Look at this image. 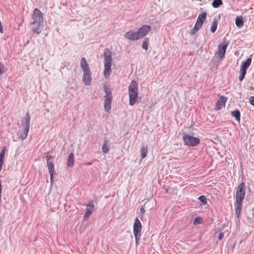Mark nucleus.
Instances as JSON below:
<instances>
[{
	"label": "nucleus",
	"instance_id": "obj_6",
	"mask_svg": "<svg viewBox=\"0 0 254 254\" xmlns=\"http://www.w3.org/2000/svg\"><path fill=\"white\" fill-rule=\"evenodd\" d=\"M133 234L135 236V242L137 244L140 237V233L142 229V225L139 220L136 218L133 224Z\"/></svg>",
	"mask_w": 254,
	"mask_h": 254
},
{
	"label": "nucleus",
	"instance_id": "obj_10",
	"mask_svg": "<svg viewBox=\"0 0 254 254\" xmlns=\"http://www.w3.org/2000/svg\"><path fill=\"white\" fill-rule=\"evenodd\" d=\"M112 97L111 93L108 90H106V96L104 101V108L106 111L109 112L111 108Z\"/></svg>",
	"mask_w": 254,
	"mask_h": 254
},
{
	"label": "nucleus",
	"instance_id": "obj_24",
	"mask_svg": "<svg viewBox=\"0 0 254 254\" xmlns=\"http://www.w3.org/2000/svg\"><path fill=\"white\" fill-rule=\"evenodd\" d=\"M147 151L148 150H147V146H146V147L143 146L141 148L140 153H141V156L142 159H143L146 157L147 154Z\"/></svg>",
	"mask_w": 254,
	"mask_h": 254
},
{
	"label": "nucleus",
	"instance_id": "obj_2",
	"mask_svg": "<svg viewBox=\"0 0 254 254\" xmlns=\"http://www.w3.org/2000/svg\"><path fill=\"white\" fill-rule=\"evenodd\" d=\"M129 103L131 106L134 105L138 98V85L137 82L133 80L128 87Z\"/></svg>",
	"mask_w": 254,
	"mask_h": 254
},
{
	"label": "nucleus",
	"instance_id": "obj_29",
	"mask_svg": "<svg viewBox=\"0 0 254 254\" xmlns=\"http://www.w3.org/2000/svg\"><path fill=\"white\" fill-rule=\"evenodd\" d=\"M198 199L202 202H203V203L204 204H206L207 203V199H206V198L205 196L204 195H201V196H200L199 197H198Z\"/></svg>",
	"mask_w": 254,
	"mask_h": 254
},
{
	"label": "nucleus",
	"instance_id": "obj_3",
	"mask_svg": "<svg viewBox=\"0 0 254 254\" xmlns=\"http://www.w3.org/2000/svg\"><path fill=\"white\" fill-rule=\"evenodd\" d=\"M104 70L103 73L104 77L107 78L109 77L112 72V55L109 51H106L104 53Z\"/></svg>",
	"mask_w": 254,
	"mask_h": 254
},
{
	"label": "nucleus",
	"instance_id": "obj_25",
	"mask_svg": "<svg viewBox=\"0 0 254 254\" xmlns=\"http://www.w3.org/2000/svg\"><path fill=\"white\" fill-rule=\"evenodd\" d=\"M223 3L222 0H214L212 3V5L214 8H217Z\"/></svg>",
	"mask_w": 254,
	"mask_h": 254
},
{
	"label": "nucleus",
	"instance_id": "obj_8",
	"mask_svg": "<svg viewBox=\"0 0 254 254\" xmlns=\"http://www.w3.org/2000/svg\"><path fill=\"white\" fill-rule=\"evenodd\" d=\"M252 61V59L250 58H248L246 61L243 62L242 63L240 71V74L239 76V79L240 81H243V80L244 79L245 76L246 74L247 70L251 65Z\"/></svg>",
	"mask_w": 254,
	"mask_h": 254
},
{
	"label": "nucleus",
	"instance_id": "obj_23",
	"mask_svg": "<svg viewBox=\"0 0 254 254\" xmlns=\"http://www.w3.org/2000/svg\"><path fill=\"white\" fill-rule=\"evenodd\" d=\"M231 115L235 118L237 121H240V112L239 110H235L231 112Z\"/></svg>",
	"mask_w": 254,
	"mask_h": 254
},
{
	"label": "nucleus",
	"instance_id": "obj_21",
	"mask_svg": "<svg viewBox=\"0 0 254 254\" xmlns=\"http://www.w3.org/2000/svg\"><path fill=\"white\" fill-rule=\"evenodd\" d=\"M235 23L238 27H242L244 24V21L243 20V17L242 16L236 17L235 19Z\"/></svg>",
	"mask_w": 254,
	"mask_h": 254
},
{
	"label": "nucleus",
	"instance_id": "obj_7",
	"mask_svg": "<svg viewBox=\"0 0 254 254\" xmlns=\"http://www.w3.org/2000/svg\"><path fill=\"white\" fill-rule=\"evenodd\" d=\"M46 157L47 159V166L50 175L51 183L52 184L54 183V175L55 174L54 164L52 161L53 157L50 155H47Z\"/></svg>",
	"mask_w": 254,
	"mask_h": 254
},
{
	"label": "nucleus",
	"instance_id": "obj_16",
	"mask_svg": "<svg viewBox=\"0 0 254 254\" xmlns=\"http://www.w3.org/2000/svg\"><path fill=\"white\" fill-rule=\"evenodd\" d=\"M92 81L91 73L90 71L84 72L83 75V81L86 85H90Z\"/></svg>",
	"mask_w": 254,
	"mask_h": 254
},
{
	"label": "nucleus",
	"instance_id": "obj_11",
	"mask_svg": "<svg viewBox=\"0 0 254 254\" xmlns=\"http://www.w3.org/2000/svg\"><path fill=\"white\" fill-rule=\"evenodd\" d=\"M207 13L203 12L198 15L196 22L195 24V29H200L202 27L204 21L206 20Z\"/></svg>",
	"mask_w": 254,
	"mask_h": 254
},
{
	"label": "nucleus",
	"instance_id": "obj_14",
	"mask_svg": "<svg viewBox=\"0 0 254 254\" xmlns=\"http://www.w3.org/2000/svg\"><path fill=\"white\" fill-rule=\"evenodd\" d=\"M151 30V28L149 25H143L138 29L137 33L140 39L145 37Z\"/></svg>",
	"mask_w": 254,
	"mask_h": 254
},
{
	"label": "nucleus",
	"instance_id": "obj_33",
	"mask_svg": "<svg viewBox=\"0 0 254 254\" xmlns=\"http://www.w3.org/2000/svg\"><path fill=\"white\" fill-rule=\"evenodd\" d=\"M199 29H195V25H194L193 28L190 31V34L192 35H194Z\"/></svg>",
	"mask_w": 254,
	"mask_h": 254
},
{
	"label": "nucleus",
	"instance_id": "obj_20",
	"mask_svg": "<svg viewBox=\"0 0 254 254\" xmlns=\"http://www.w3.org/2000/svg\"><path fill=\"white\" fill-rule=\"evenodd\" d=\"M74 164V157L73 153H70L67 161V165L69 167L73 166Z\"/></svg>",
	"mask_w": 254,
	"mask_h": 254
},
{
	"label": "nucleus",
	"instance_id": "obj_28",
	"mask_svg": "<svg viewBox=\"0 0 254 254\" xmlns=\"http://www.w3.org/2000/svg\"><path fill=\"white\" fill-rule=\"evenodd\" d=\"M203 222V219L201 217H196L193 222L194 225H197L199 224H201Z\"/></svg>",
	"mask_w": 254,
	"mask_h": 254
},
{
	"label": "nucleus",
	"instance_id": "obj_31",
	"mask_svg": "<svg viewBox=\"0 0 254 254\" xmlns=\"http://www.w3.org/2000/svg\"><path fill=\"white\" fill-rule=\"evenodd\" d=\"M4 67L3 64L0 63V75L4 73Z\"/></svg>",
	"mask_w": 254,
	"mask_h": 254
},
{
	"label": "nucleus",
	"instance_id": "obj_30",
	"mask_svg": "<svg viewBox=\"0 0 254 254\" xmlns=\"http://www.w3.org/2000/svg\"><path fill=\"white\" fill-rule=\"evenodd\" d=\"M5 149H6V147H4L0 153V159H1V160H3V159H4Z\"/></svg>",
	"mask_w": 254,
	"mask_h": 254
},
{
	"label": "nucleus",
	"instance_id": "obj_22",
	"mask_svg": "<svg viewBox=\"0 0 254 254\" xmlns=\"http://www.w3.org/2000/svg\"><path fill=\"white\" fill-rule=\"evenodd\" d=\"M217 24H218V21L215 18L213 20L212 23L210 27V31L212 33H214L217 27Z\"/></svg>",
	"mask_w": 254,
	"mask_h": 254
},
{
	"label": "nucleus",
	"instance_id": "obj_13",
	"mask_svg": "<svg viewBox=\"0 0 254 254\" xmlns=\"http://www.w3.org/2000/svg\"><path fill=\"white\" fill-rule=\"evenodd\" d=\"M124 37L126 39L130 41H136L140 39L137 31L130 30L126 32Z\"/></svg>",
	"mask_w": 254,
	"mask_h": 254
},
{
	"label": "nucleus",
	"instance_id": "obj_26",
	"mask_svg": "<svg viewBox=\"0 0 254 254\" xmlns=\"http://www.w3.org/2000/svg\"><path fill=\"white\" fill-rule=\"evenodd\" d=\"M148 44H149L148 38H145L142 42V48L145 50H147L148 49Z\"/></svg>",
	"mask_w": 254,
	"mask_h": 254
},
{
	"label": "nucleus",
	"instance_id": "obj_9",
	"mask_svg": "<svg viewBox=\"0 0 254 254\" xmlns=\"http://www.w3.org/2000/svg\"><path fill=\"white\" fill-rule=\"evenodd\" d=\"M245 196V185L244 183H241L237 188L236 192V200L243 201Z\"/></svg>",
	"mask_w": 254,
	"mask_h": 254
},
{
	"label": "nucleus",
	"instance_id": "obj_4",
	"mask_svg": "<svg viewBox=\"0 0 254 254\" xmlns=\"http://www.w3.org/2000/svg\"><path fill=\"white\" fill-rule=\"evenodd\" d=\"M183 139L186 145L194 147L197 146L200 143V139L198 137H195L189 134L184 133Z\"/></svg>",
	"mask_w": 254,
	"mask_h": 254
},
{
	"label": "nucleus",
	"instance_id": "obj_15",
	"mask_svg": "<svg viewBox=\"0 0 254 254\" xmlns=\"http://www.w3.org/2000/svg\"><path fill=\"white\" fill-rule=\"evenodd\" d=\"M227 101V98L226 97L221 96L217 100L216 103V110H219L223 107H224Z\"/></svg>",
	"mask_w": 254,
	"mask_h": 254
},
{
	"label": "nucleus",
	"instance_id": "obj_34",
	"mask_svg": "<svg viewBox=\"0 0 254 254\" xmlns=\"http://www.w3.org/2000/svg\"><path fill=\"white\" fill-rule=\"evenodd\" d=\"M140 211L141 213L143 214L145 213V209H144V207L141 206V208H140Z\"/></svg>",
	"mask_w": 254,
	"mask_h": 254
},
{
	"label": "nucleus",
	"instance_id": "obj_32",
	"mask_svg": "<svg viewBox=\"0 0 254 254\" xmlns=\"http://www.w3.org/2000/svg\"><path fill=\"white\" fill-rule=\"evenodd\" d=\"M250 103L254 106V96H251L249 99Z\"/></svg>",
	"mask_w": 254,
	"mask_h": 254
},
{
	"label": "nucleus",
	"instance_id": "obj_17",
	"mask_svg": "<svg viewBox=\"0 0 254 254\" xmlns=\"http://www.w3.org/2000/svg\"><path fill=\"white\" fill-rule=\"evenodd\" d=\"M235 212L236 216L238 218H239L241 211L242 209L243 203L242 201L236 200L235 203Z\"/></svg>",
	"mask_w": 254,
	"mask_h": 254
},
{
	"label": "nucleus",
	"instance_id": "obj_1",
	"mask_svg": "<svg viewBox=\"0 0 254 254\" xmlns=\"http://www.w3.org/2000/svg\"><path fill=\"white\" fill-rule=\"evenodd\" d=\"M32 24L34 25L33 31L39 34L41 32L40 26L43 21V14L38 8H35L32 15Z\"/></svg>",
	"mask_w": 254,
	"mask_h": 254
},
{
	"label": "nucleus",
	"instance_id": "obj_35",
	"mask_svg": "<svg viewBox=\"0 0 254 254\" xmlns=\"http://www.w3.org/2000/svg\"><path fill=\"white\" fill-rule=\"evenodd\" d=\"M223 237H224V234H223V233H220L219 234V237H218V239H219V240H222V238H223Z\"/></svg>",
	"mask_w": 254,
	"mask_h": 254
},
{
	"label": "nucleus",
	"instance_id": "obj_19",
	"mask_svg": "<svg viewBox=\"0 0 254 254\" xmlns=\"http://www.w3.org/2000/svg\"><path fill=\"white\" fill-rule=\"evenodd\" d=\"M80 66L83 72L90 71L88 64L84 57L82 58L81 59Z\"/></svg>",
	"mask_w": 254,
	"mask_h": 254
},
{
	"label": "nucleus",
	"instance_id": "obj_12",
	"mask_svg": "<svg viewBox=\"0 0 254 254\" xmlns=\"http://www.w3.org/2000/svg\"><path fill=\"white\" fill-rule=\"evenodd\" d=\"M228 47V44L226 42L221 43L218 46V51L217 53L219 58L222 60L224 58L225 52Z\"/></svg>",
	"mask_w": 254,
	"mask_h": 254
},
{
	"label": "nucleus",
	"instance_id": "obj_5",
	"mask_svg": "<svg viewBox=\"0 0 254 254\" xmlns=\"http://www.w3.org/2000/svg\"><path fill=\"white\" fill-rule=\"evenodd\" d=\"M30 121V116L29 113H27L26 117L22 121V126L23 129V133L21 135L22 139H24L26 138L29 129Z\"/></svg>",
	"mask_w": 254,
	"mask_h": 254
},
{
	"label": "nucleus",
	"instance_id": "obj_18",
	"mask_svg": "<svg viewBox=\"0 0 254 254\" xmlns=\"http://www.w3.org/2000/svg\"><path fill=\"white\" fill-rule=\"evenodd\" d=\"M94 208V205L93 203H90L86 205V211L84 215V218H86L89 217L92 214Z\"/></svg>",
	"mask_w": 254,
	"mask_h": 254
},
{
	"label": "nucleus",
	"instance_id": "obj_27",
	"mask_svg": "<svg viewBox=\"0 0 254 254\" xmlns=\"http://www.w3.org/2000/svg\"><path fill=\"white\" fill-rule=\"evenodd\" d=\"M109 149H110V147L107 144V143L106 142L104 143L102 146V152L106 154L109 152Z\"/></svg>",
	"mask_w": 254,
	"mask_h": 254
}]
</instances>
